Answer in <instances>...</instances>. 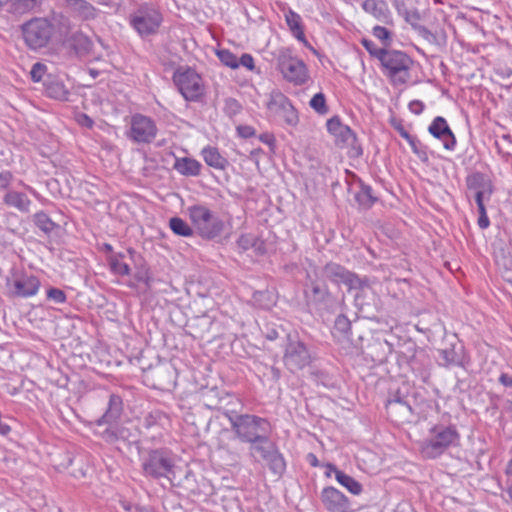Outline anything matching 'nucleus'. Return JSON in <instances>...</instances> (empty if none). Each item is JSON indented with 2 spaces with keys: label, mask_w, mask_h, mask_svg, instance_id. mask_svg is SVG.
Returning a JSON list of instances; mask_svg holds the SVG:
<instances>
[{
  "label": "nucleus",
  "mask_w": 512,
  "mask_h": 512,
  "mask_svg": "<svg viewBox=\"0 0 512 512\" xmlns=\"http://www.w3.org/2000/svg\"><path fill=\"white\" fill-rule=\"evenodd\" d=\"M238 62L239 66L242 65L250 71H253L255 69L254 58L252 57V55L248 53L242 54L241 57L238 59Z\"/></svg>",
  "instance_id": "59"
},
{
  "label": "nucleus",
  "mask_w": 512,
  "mask_h": 512,
  "mask_svg": "<svg viewBox=\"0 0 512 512\" xmlns=\"http://www.w3.org/2000/svg\"><path fill=\"white\" fill-rule=\"evenodd\" d=\"M130 128H155L153 121L142 114H135L131 119Z\"/></svg>",
  "instance_id": "50"
},
{
  "label": "nucleus",
  "mask_w": 512,
  "mask_h": 512,
  "mask_svg": "<svg viewBox=\"0 0 512 512\" xmlns=\"http://www.w3.org/2000/svg\"><path fill=\"white\" fill-rule=\"evenodd\" d=\"M47 298L54 301L57 304H62L66 301V295L64 291L58 288H50L47 291Z\"/></svg>",
  "instance_id": "56"
},
{
  "label": "nucleus",
  "mask_w": 512,
  "mask_h": 512,
  "mask_svg": "<svg viewBox=\"0 0 512 512\" xmlns=\"http://www.w3.org/2000/svg\"><path fill=\"white\" fill-rule=\"evenodd\" d=\"M4 203L26 213L29 212L31 201L25 193L8 191L4 196Z\"/></svg>",
  "instance_id": "29"
},
{
  "label": "nucleus",
  "mask_w": 512,
  "mask_h": 512,
  "mask_svg": "<svg viewBox=\"0 0 512 512\" xmlns=\"http://www.w3.org/2000/svg\"><path fill=\"white\" fill-rule=\"evenodd\" d=\"M492 192H493L492 188H488L486 190H479V191L475 192L474 197H475L476 204L478 206V211L486 209L484 201L490 199Z\"/></svg>",
  "instance_id": "51"
},
{
  "label": "nucleus",
  "mask_w": 512,
  "mask_h": 512,
  "mask_svg": "<svg viewBox=\"0 0 512 512\" xmlns=\"http://www.w3.org/2000/svg\"><path fill=\"white\" fill-rule=\"evenodd\" d=\"M379 62L382 74L393 87L404 86L410 81L414 61L407 53L386 49Z\"/></svg>",
  "instance_id": "2"
},
{
  "label": "nucleus",
  "mask_w": 512,
  "mask_h": 512,
  "mask_svg": "<svg viewBox=\"0 0 512 512\" xmlns=\"http://www.w3.org/2000/svg\"><path fill=\"white\" fill-rule=\"evenodd\" d=\"M225 415L236 437L242 442L253 443L257 440H265V434H269V423L264 418L228 412H225Z\"/></svg>",
  "instance_id": "4"
},
{
  "label": "nucleus",
  "mask_w": 512,
  "mask_h": 512,
  "mask_svg": "<svg viewBox=\"0 0 512 512\" xmlns=\"http://www.w3.org/2000/svg\"><path fill=\"white\" fill-rule=\"evenodd\" d=\"M187 214L195 233L204 240H214L224 232L225 222L223 219L205 205L189 206Z\"/></svg>",
  "instance_id": "3"
},
{
  "label": "nucleus",
  "mask_w": 512,
  "mask_h": 512,
  "mask_svg": "<svg viewBox=\"0 0 512 512\" xmlns=\"http://www.w3.org/2000/svg\"><path fill=\"white\" fill-rule=\"evenodd\" d=\"M251 444V453L254 451L260 453L274 474L281 475L284 472L285 461L275 445L269 440L268 434H265V440H257Z\"/></svg>",
  "instance_id": "13"
},
{
  "label": "nucleus",
  "mask_w": 512,
  "mask_h": 512,
  "mask_svg": "<svg viewBox=\"0 0 512 512\" xmlns=\"http://www.w3.org/2000/svg\"><path fill=\"white\" fill-rule=\"evenodd\" d=\"M64 44L73 52L77 57L87 56L92 52L93 41L83 31L77 30L71 35L67 36Z\"/></svg>",
  "instance_id": "16"
},
{
  "label": "nucleus",
  "mask_w": 512,
  "mask_h": 512,
  "mask_svg": "<svg viewBox=\"0 0 512 512\" xmlns=\"http://www.w3.org/2000/svg\"><path fill=\"white\" fill-rule=\"evenodd\" d=\"M122 413V400L119 396L111 395L109 399V404L106 412L99 420V424L106 423L112 424L115 422Z\"/></svg>",
  "instance_id": "30"
},
{
  "label": "nucleus",
  "mask_w": 512,
  "mask_h": 512,
  "mask_svg": "<svg viewBox=\"0 0 512 512\" xmlns=\"http://www.w3.org/2000/svg\"><path fill=\"white\" fill-rule=\"evenodd\" d=\"M427 128H449V126L443 117L435 116Z\"/></svg>",
  "instance_id": "61"
},
{
  "label": "nucleus",
  "mask_w": 512,
  "mask_h": 512,
  "mask_svg": "<svg viewBox=\"0 0 512 512\" xmlns=\"http://www.w3.org/2000/svg\"><path fill=\"white\" fill-rule=\"evenodd\" d=\"M323 271L325 277L329 280L335 283H343L350 290H358L357 294L355 295V300L359 305H363V303L359 301L362 294L365 293V290L369 288L367 279H362L355 273L347 270L345 267L332 262L326 264Z\"/></svg>",
  "instance_id": "9"
},
{
  "label": "nucleus",
  "mask_w": 512,
  "mask_h": 512,
  "mask_svg": "<svg viewBox=\"0 0 512 512\" xmlns=\"http://www.w3.org/2000/svg\"><path fill=\"white\" fill-rule=\"evenodd\" d=\"M161 22V13L147 5L140 6L137 11L130 16V25L141 37H147L155 34L161 25Z\"/></svg>",
  "instance_id": "10"
},
{
  "label": "nucleus",
  "mask_w": 512,
  "mask_h": 512,
  "mask_svg": "<svg viewBox=\"0 0 512 512\" xmlns=\"http://www.w3.org/2000/svg\"><path fill=\"white\" fill-rule=\"evenodd\" d=\"M123 258L124 254L122 253L112 254L109 256V266L114 274L121 276L130 274L131 269L127 263L122 261Z\"/></svg>",
  "instance_id": "35"
},
{
  "label": "nucleus",
  "mask_w": 512,
  "mask_h": 512,
  "mask_svg": "<svg viewBox=\"0 0 512 512\" xmlns=\"http://www.w3.org/2000/svg\"><path fill=\"white\" fill-rule=\"evenodd\" d=\"M408 108L411 113L415 115H419L421 113H424L428 118L432 117V114L430 111H426L425 104L420 100H413L409 103Z\"/></svg>",
  "instance_id": "54"
},
{
  "label": "nucleus",
  "mask_w": 512,
  "mask_h": 512,
  "mask_svg": "<svg viewBox=\"0 0 512 512\" xmlns=\"http://www.w3.org/2000/svg\"><path fill=\"white\" fill-rule=\"evenodd\" d=\"M25 44L31 50L47 47L55 32V26L48 18L35 17L21 25Z\"/></svg>",
  "instance_id": "7"
},
{
  "label": "nucleus",
  "mask_w": 512,
  "mask_h": 512,
  "mask_svg": "<svg viewBox=\"0 0 512 512\" xmlns=\"http://www.w3.org/2000/svg\"><path fill=\"white\" fill-rule=\"evenodd\" d=\"M495 145L498 152L505 158L506 161L512 159V137L508 133L497 135L495 139Z\"/></svg>",
  "instance_id": "34"
},
{
  "label": "nucleus",
  "mask_w": 512,
  "mask_h": 512,
  "mask_svg": "<svg viewBox=\"0 0 512 512\" xmlns=\"http://www.w3.org/2000/svg\"><path fill=\"white\" fill-rule=\"evenodd\" d=\"M329 468L334 472L336 480L349 492L354 495H359L362 492V485L353 477L347 475L333 465H329Z\"/></svg>",
  "instance_id": "31"
},
{
  "label": "nucleus",
  "mask_w": 512,
  "mask_h": 512,
  "mask_svg": "<svg viewBox=\"0 0 512 512\" xmlns=\"http://www.w3.org/2000/svg\"><path fill=\"white\" fill-rule=\"evenodd\" d=\"M205 163L215 169H224L228 164L227 160L219 153L215 147H205L201 152Z\"/></svg>",
  "instance_id": "32"
},
{
  "label": "nucleus",
  "mask_w": 512,
  "mask_h": 512,
  "mask_svg": "<svg viewBox=\"0 0 512 512\" xmlns=\"http://www.w3.org/2000/svg\"><path fill=\"white\" fill-rule=\"evenodd\" d=\"M175 168L183 175L197 176L201 171V164L191 158H182L176 161Z\"/></svg>",
  "instance_id": "33"
},
{
  "label": "nucleus",
  "mask_w": 512,
  "mask_h": 512,
  "mask_svg": "<svg viewBox=\"0 0 512 512\" xmlns=\"http://www.w3.org/2000/svg\"><path fill=\"white\" fill-rule=\"evenodd\" d=\"M387 410L400 421H410L412 416L411 406L399 397L388 400Z\"/></svg>",
  "instance_id": "25"
},
{
  "label": "nucleus",
  "mask_w": 512,
  "mask_h": 512,
  "mask_svg": "<svg viewBox=\"0 0 512 512\" xmlns=\"http://www.w3.org/2000/svg\"><path fill=\"white\" fill-rule=\"evenodd\" d=\"M126 137L137 144L150 143L155 137V130H126Z\"/></svg>",
  "instance_id": "37"
},
{
  "label": "nucleus",
  "mask_w": 512,
  "mask_h": 512,
  "mask_svg": "<svg viewBox=\"0 0 512 512\" xmlns=\"http://www.w3.org/2000/svg\"><path fill=\"white\" fill-rule=\"evenodd\" d=\"M310 107L320 115H325L328 112L326 105V98L322 92L316 93L309 102Z\"/></svg>",
  "instance_id": "46"
},
{
  "label": "nucleus",
  "mask_w": 512,
  "mask_h": 512,
  "mask_svg": "<svg viewBox=\"0 0 512 512\" xmlns=\"http://www.w3.org/2000/svg\"><path fill=\"white\" fill-rule=\"evenodd\" d=\"M404 18L407 23H409L413 29L416 31V27H422L423 25L419 24L421 19L419 12L414 10L405 9Z\"/></svg>",
  "instance_id": "52"
},
{
  "label": "nucleus",
  "mask_w": 512,
  "mask_h": 512,
  "mask_svg": "<svg viewBox=\"0 0 512 512\" xmlns=\"http://www.w3.org/2000/svg\"><path fill=\"white\" fill-rule=\"evenodd\" d=\"M417 34L422 37L429 44L437 48H444L447 44V35L444 30L439 29L434 32L430 31L427 27H416Z\"/></svg>",
  "instance_id": "28"
},
{
  "label": "nucleus",
  "mask_w": 512,
  "mask_h": 512,
  "mask_svg": "<svg viewBox=\"0 0 512 512\" xmlns=\"http://www.w3.org/2000/svg\"><path fill=\"white\" fill-rule=\"evenodd\" d=\"M351 322L345 315H339L334 323V335L342 339H349Z\"/></svg>",
  "instance_id": "40"
},
{
  "label": "nucleus",
  "mask_w": 512,
  "mask_h": 512,
  "mask_svg": "<svg viewBox=\"0 0 512 512\" xmlns=\"http://www.w3.org/2000/svg\"><path fill=\"white\" fill-rule=\"evenodd\" d=\"M312 300L315 302H319L324 300L326 295V290L320 287L317 283H312L311 286Z\"/></svg>",
  "instance_id": "58"
},
{
  "label": "nucleus",
  "mask_w": 512,
  "mask_h": 512,
  "mask_svg": "<svg viewBox=\"0 0 512 512\" xmlns=\"http://www.w3.org/2000/svg\"><path fill=\"white\" fill-rule=\"evenodd\" d=\"M276 68L283 79L294 86L305 85L309 79V69L305 62L293 54V50L282 47L277 50Z\"/></svg>",
  "instance_id": "6"
},
{
  "label": "nucleus",
  "mask_w": 512,
  "mask_h": 512,
  "mask_svg": "<svg viewBox=\"0 0 512 512\" xmlns=\"http://www.w3.org/2000/svg\"><path fill=\"white\" fill-rule=\"evenodd\" d=\"M479 218H478V226L481 228V229H486L489 227L490 225V221H489V218L487 216V213H486V209L484 210H479Z\"/></svg>",
  "instance_id": "63"
},
{
  "label": "nucleus",
  "mask_w": 512,
  "mask_h": 512,
  "mask_svg": "<svg viewBox=\"0 0 512 512\" xmlns=\"http://www.w3.org/2000/svg\"><path fill=\"white\" fill-rule=\"evenodd\" d=\"M170 419L167 414L160 410H153L147 413L141 425L148 430H153L157 434H161V430L166 429L169 426Z\"/></svg>",
  "instance_id": "22"
},
{
  "label": "nucleus",
  "mask_w": 512,
  "mask_h": 512,
  "mask_svg": "<svg viewBox=\"0 0 512 512\" xmlns=\"http://www.w3.org/2000/svg\"><path fill=\"white\" fill-rule=\"evenodd\" d=\"M46 71H47V67L45 64H43L41 62L34 63L31 68V71H30V76H31L32 81L33 82H41L42 81L44 83V80L46 79V78H44Z\"/></svg>",
  "instance_id": "49"
},
{
  "label": "nucleus",
  "mask_w": 512,
  "mask_h": 512,
  "mask_svg": "<svg viewBox=\"0 0 512 512\" xmlns=\"http://www.w3.org/2000/svg\"><path fill=\"white\" fill-rule=\"evenodd\" d=\"M362 9L385 25H394V19L385 0H364Z\"/></svg>",
  "instance_id": "18"
},
{
  "label": "nucleus",
  "mask_w": 512,
  "mask_h": 512,
  "mask_svg": "<svg viewBox=\"0 0 512 512\" xmlns=\"http://www.w3.org/2000/svg\"><path fill=\"white\" fill-rule=\"evenodd\" d=\"M499 381L506 387H512V375L503 373L500 375Z\"/></svg>",
  "instance_id": "64"
},
{
  "label": "nucleus",
  "mask_w": 512,
  "mask_h": 512,
  "mask_svg": "<svg viewBox=\"0 0 512 512\" xmlns=\"http://www.w3.org/2000/svg\"><path fill=\"white\" fill-rule=\"evenodd\" d=\"M372 35L381 42L382 48L388 49L393 43L394 33L384 26H374Z\"/></svg>",
  "instance_id": "42"
},
{
  "label": "nucleus",
  "mask_w": 512,
  "mask_h": 512,
  "mask_svg": "<svg viewBox=\"0 0 512 512\" xmlns=\"http://www.w3.org/2000/svg\"><path fill=\"white\" fill-rule=\"evenodd\" d=\"M43 0H0V8L7 13L20 16L40 8Z\"/></svg>",
  "instance_id": "21"
},
{
  "label": "nucleus",
  "mask_w": 512,
  "mask_h": 512,
  "mask_svg": "<svg viewBox=\"0 0 512 512\" xmlns=\"http://www.w3.org/2000/svg\"><path fill=\"white\" fill-rule=\"evenodd\" d=\"M223 450L228 454V461L230 465H236L239 463L241 458V450L238 448H232L229 445L221 446Z\"/></svg>",
  "instance_id": "55"
},
{
  "label": "nucleus",
  "mask_w": 512,
  "mask_h": 512,
  "mask_svg": "<svg viewBox=\"0 0 512 512\" xmlns=\"http://www.w3.org/2000/svg\"><path fill=\"white\" fill-rule=\"evenodd\" d=\"M44 91L49 98L61 101L68 100L70 94L64 83L51 75L44 80Z\"/></svg>",
  "instance_id": "24"
},
{
  "label": "nucleus",
  "mask_w": 512,
  "mask_h": 512,
  "mask_svg": "<svg viewBox=\"0 0 512 512\" xmlns=\"http://www.w3.org/2000/svg\"><path fill=\"white\" fill-rule=\"evenodd\" d=\"M361 44L368 51L369 55L378 61L386 51V48L378 47L372 40L363 38Z\"/></svg>",
  "instance_id": "48"
},
{
  "label": "nucleus",
  "mask_w": 512,
  "mask_h": 512,
  "mask_svg": "<svg viewBox=\"0 0 512 512\" xmlns=\"http://www.w3.org/2000/svg\"><path fill=\"white\" fill-rule=\"evenodd\" d=\"M76 120L81 126L86 128H91L93 125V120L84 113L77 114Z\"/></svg>",
  "instance_id": "62"
},
{
  "label": "nucleus",
  "mask_w": 512,
  "mask_h": 512,
  "mask_svg": "<svg viewBox=\"0 0 512 512\" xmlns=\"http://www.w3.org/2000/svg\"><path fill=\"white\" fill-rule=\"evenodd\" d=\"M258 139L263 142L265 145L268 146L269 150L271 153H274L275 152V136L273 133L271 132H263L261 134H259L258 136Z\"/></svg>",
  "instance_id": "57"
},
{
  "label": "nucleus",
  "mask_w": 512,
  "mask_h": 512,
  "mask_svg": "<svg viewBox=\"0 0 512 512\" xmlns=\"http://www.w3.org/2000/svg\"><path fill=\"white\" fill-rule=\"evenodd\" d=\"M175 369L171 365L158 367L154 371V378L158 388L165 390L175 385Z\"/></svg>",
  "instance_id": "27"
},
{
  "label": "nucleus",
  "mask_w": 512,
  "mask_h": 512,
  "mask_svg": "<svg viewBox=\"0 0 512 512\" xmlns=\"http://www.w3.org/2000/svg\"><path fill=\"white\" fill-rule=\"evenodd\" d=\"M268 109L289 126H296L299 121L297 110L288 97L279 91H273L267 103Z\"/></svg>",
  "instance_id": "12"
},
{
  "label": "nucleus",
  "mask_w": 512,
  "mask_h": 512,
  "mask_svg": "<svg viewBox=\"0 0 512 512\" xmlns=\"http://www.w3.org/2000/svg\"><path fill=\"white\" fill-rule=\"evenodd\" d=\"M143 473L155 480L166 479L176 486L177 465L174 455L167 449H150L142 458Z\"/></svg>",
  "instance_id": "1"
},
{
  "label": "nucleus",
  "mask_w": 512,
  "mask_h": 512,
  "mask_svg": "<svg viewBox=\"0 0 512 512\" xmlns=\"http://www.w3.org/2000/svg\"><path fill=\"white\" fill-rule=\"evenodd\" d=\"M216 55L223 65L231 69H236L239 67L237 56L233 54L230 50L219 49L217 50Z\"/></svg>",
  "instance_id": "44"
},
{
  "label": "nucleus",
  "mask_w": 512,
  "mask_h": 512,
  "mask_svg": "<svg viewBox=\"0 0 512 512\" xmlns=\"http://www.w3.org/2000/svg\"><path fill=\"white\" fill-rule=\"evenodd\" d=\"M429 132L442 143L445 149L454 150L456 139L452 130H429Z\"/></svg>",
  "instance_id": "39"
},
{
  "label": "nucleus",
  "mask_w": 512,
  "mask_h": 512,
  "mask_svg": "<svg viewBox=\"0 0 512 512\" xmlns=\"http://www.w3.org/2000/svg\"><path fill=\"white\" fill-rule=\"evenodd\" d=\"M321 500L329 512H352L348 498L334 487L324 488Z\"/></svg>",
  "instance_id": "14"
},
{
  "label": "nucleus",
  "mask_w": 512,
  "mask_h": 512,
  "mask_svg": "<svg viewBox=\"0 0 512 512\" xmlns=\"http://www.w3.org/2000/svg\"><path fill=\"white\" fill-rule=\"evenodd\" d=\"M283 361L291 372H297L310 364L311 356L302 341L297 337L288 336Z\"/></svg>",
  "instance_id": "11"
},
{
  "label": "nucleus",
  "mask_w": 512,
  "mask_h": 512,
  "mask_svg": "<svg viewBox=\"0 0 512 512\" xmlns=\"http://www.w3.org/2000/svg\"><path fill=\"white\" fill-rule=\"evenodd\" d=\"M440 355L445 365L459 364L461 361L460 353L456 350L455 346L442 349Z\"/></svg>",
  "instance_id": "47"
},
{
  "label": "nucleus",
  "mask_w": 512,
  "mask_h": 512,
  "mask_svg": "<svg viewBox=\"0 0 512 512\" xmlns=\"http://www.w3.org/2000/svg\"><path fill=\"white\" fill-rule=\"evenodd\" d=\"M57 27L60 35L66 36L70 32L72 23L69 17L62 13L54 14L51 21Z\"/></svg>",
  "instance_id": "43"
},
{
  "label": "nucleus",
  "mask_w": 512,
  "mask_h": 512,
  "mask_svg": "<svg viewBox=\"0 0 512 512\" xmlns=\"http://www.w3.org/2000/svg\"><path fill=\"white\" fill-rule=\"evenodd\" d=\"M169 226L173 233L183 237L192 236L195 233L193 225L190 226L187 222L179 217H173L169 221Z\"/></svg>",
  "instance_id": "36"
},
{
  "label": "nucleus",
  "mask_w": 512,
  "mask_h": 512,
  "mask_svg": "<svg viewBox=\"0 0 512 512\" xmlns=\"http://www.w3.org/2000/svg\"><path fill=\"white\" fill-rule=\"evenodd\" d=\"M355 199L363 208H370L377 200L373 195L370 186L361 185L360 191L356 193Z\"/></svg>",
  "instance_id": "38"
},
{
  "label": "nucleus",
  "mask_w": 512,
  "mask_h": 512,
  "mask_svg": "<svg viewBox=\"0 0 512 512\" xmlns=\"http://www.w3.org/2000/svg\"><path fill=\"white\" fill-rule=\"evenodd\" d=\"M335 136V142L340 148H347L350 157L362 155V147L353 130H331Z\"/></svg>",
  "instance_id": "19"
},
{
  "label": "nucleus",
  "mask_w": 512,
  "mask_h": 512,
  "mask_svg": "<svg viewBox=\"0 0 512 512\" xmlns=\"http://www.w3.org/2000/svg\"><path fill=\"white\" fill-rule=\"evenodd\" d=\"M399 131V134L400 136L405 139L408 144L410 145L411 149L413 150V152L415 154H418L420 155V148H419V141L417 140L416 137H414L413 135H411L408 130H398Z\"/></svg>",
  "instance_id": "53"
},
{
  "label": "nucleus",
  "mask_w": 512,
  "mask_h": 512,
  "mask_svg": "<svg viewBox=\"0 0 512 512\" xmlns=\"http://www.w3.org/2000/svg\"><path fill=\"white\" fill-rule=\"evenodd\" d=\"M173 82L187 101H199L205 94L201 75L190 66H179L173 73Z\"/></svg>",
  "instance_id": "8"
},
{
  "label": "nucleus",
  "mask_w": 512,
  "mask_h": 512,
  "mask_svg": "<svg viewBox=\"0 0 512 512\" xmlns=\"http://www.w3.org/2000/svg\"><path fill=\"white\" fill-rule=\"evenodd\" d=\"M284 16L291 34L306 48L311 50L314 54H317V51L311 46L305 37L304 25L301 16L290 8L285 11Z\"/></svg>",
  "instance_id": "20"
},
{
  "label": "nucleus",
  "mask_w": 512,
  "mask_h": 512,
  "mask_svg": "<svg viewBox=\"0 0 512 512\" xmlns=\"http://www.w3.org/2000/svg\"><path fill=\"white\" fill-rule=\"evenodd\" d=\"M127 253L129 254L131 260L134 262V265H135V269H136V272L134 275L135 279L139 282L145 283L149 287L150 283H151V277H150L149 268L147 267L145 261L143 260L141 255H139L132 248H129L127 250Z\"/></svg>",
  "instance_id": "26"
},
{
  "label": "nucleus",
  "mask_w": 512,
  "mask_h": 512,
  "mask_svg": "<svg viewBox=\"0 0 512 512\" xmlns=\"http://www.w3.org/2000/svg\"><path fill=\"white\" fill-rule=\"evenodd\" d=\"M467 185L469 189L479 191L492 188L491 182L481 173H474L467 178Z\"/></svg>",
  "instance_id": "41"
},
{
  "label": "nucleus",
  "mask_w": 512,
  "mask_h": 512,
  "mask_svg": "<svg viewBox=\"0 0 512 512\" xmlns=\"http://www.w3.org/2000/svg\"><path fill=\"white\" fill-rule=\"evenodd\" d=\"M40 288V281L33 275H22L9 284V292L14 297L34 296Z\"/></svg>",
  "instance_id": "15"
},
{
  "label": "nucleus",
  "mask_w": 512,
  "mask_h": 512,
  "mask_svg": "<svg viewBox=\"0 0 512 512\" xmlns=\"http://www.w3.org/2000/svg\"><path fill=\"white\" fill-rule=\"evenodd\" d=\"M459 433L453 426L436 425L427 438L420 443V453L426 459L442 455L449 447L459 443Z\"/></svg>",
  "instance_id": "5"
},
{
  "label": "nucleus",
  "mask_w": 512,
  "mask_h": 512,
  "mask_svg": "<svg viewBox=\"0 0 512 512\" xmlns=\"http://www.w3.org/2000/svg\"><path fill=\"white\" fill-rule=\"evenodd\" d=\"M253 243H254V238L249 235H242L237 241L238 246L243 250H247L250 247H252Z\"/></svg>",
  "instance_id": "60"
},
{
  "label": "nucleus",
  "mask_w": 512,
  "mask_h": 512,
  "mask_svg": "<svg viewBox=\"0 0 512 512\" xmlns=\"http://www.w3.org/2000/svg\"><path fill=\"white\" fill-rule=\"evenodd\" d=\"M103 439L108 443H116L119 440L131 442L135 439V434L131 429L124 425H110L102 434Z\"/></svg>",
  "instance_id": "23"
},
{
  "label": "nucleus",
  "mask_w": 512,
  "mask_h": 512,
  "mask_svg": "<svg viewBox=\"0 0 512 512\" xmlns=\"http://www.w3.org/2000/svg\"><path fill=\"white\" fill-rule=\"evenodd\" d=\"M70 14L80 21L86 22L97 18L99 10L87 0H63Z\"/></svg>",
  "instance_id": "17"
},
{
  "label": "nucleus",
  "mask_w": 512,
  "mask_h": 512,
  "mask_svg": "<svg viewBox=\"0 0 512 512\" xmlns=\"http://www.w3.org/2000/svg\"><path fill=\"white\" fill-rule=\"evenodd\" d=\"M34 223L45 233H50L54 227V222L44 212H38L34 215Z\"/></svg>",
  "instance_id": "45"
}]
</instances>
